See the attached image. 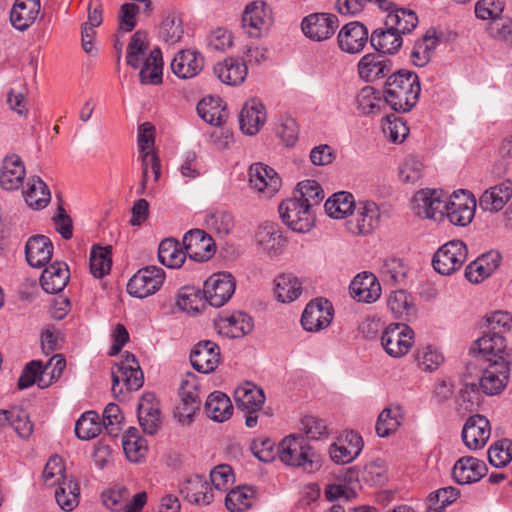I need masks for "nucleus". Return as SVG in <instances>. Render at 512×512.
Wrapping results in <instances>:
<instances>
[{
  "instance_id": "nucleus-32",
  "label": "nucleus",
  "mask_w": 512,
  "mask_h": 512,
  "mask_svg": "<svg viewBox=\"0 0 512 512\" xmlns=\"http://www.w3.org/2000/svg\"><path fill=\"white\" fill-rule=\"evenodd\" d=\"M266 121L264 105L257 99L247 101L239 115L240 128L243 133L253 136L257 134Z\"/></svg>"
},
{
  "instance_id": "nucleus-52",
  "label": "nucleus",
  "mask_w": 512,
  "mask_h": 512,
  "mask_svg": "<svg viewBox=\"0 0 512 512\" xmlns=\"http://www.w3.org/2000/svg\"><path fill=\"white\" fill-rule=\"evenodd\" d=\"M179 243L174 239H164L158 248L159 261L169 267L178 268L184 263L185 252L178 249Z\"/></svg>"
},
{
  "instance_id": "nucleus-37",
  "label": "nucleus",
  "mask_w": 512,
  "mask_h": 512,
  "mask_svg": "<svg viewBox=\"0 0 512 512\" xmlns=\"http://www.w3.org/2000/svg\"><path fill=\"white\" fill-rule=\"evenodd\" d=\"M39 11V0H16L10 12L12 26L25 31L35 22Z\"/></svg>"
},
{
  "instance_id": "nucleus-25",
  "label": "nucleus",
  "mask_w": 512,
  "mask_h": 512,
  "mask_svg": "<svg viewBox=\"0 0 512 512\" xmlns=\"http://www.w3.org/2000/svg\"><path fill=\"white\" fill-rule=\"evenodd\" d=\"M204 66V57L193 49L179 51L171 62L172 72L181 79H190L198 75Z\"/></svg>"
},
{
  "instance_id": "nucleus-6",
  "label": "nucleus",
  "mask_w": 512,
  "mask_h": 512,
  "mask_svg": "<svg viewBox=\"0 0 512 512\" xmlns=\"http://www.w3.org/2000/svg\"><path fill=\"white\" fill-rule=\"evenodd\" d=\"M180 403L174 410V416L183 425L193 422L194 416L200 410V385L194 373H187L179 388Z\"/></svg>"
},
{
  "instance_id": "nucleus-45",
  "label": "nucleus",
  "mask_w": 512,
  "mask_h": 512,
  "mask_svg": "<svg viewBox=\"0 0 512 512\" xmlns=\"http://www.w3.org/2000/svg\"><path fill=\"white\" fill-rule=\"evenodd\" d=\"M204 412L211 420L224 422L231 417L233 405L225 393L214 391L206 399Z\"/></svg>"
},
{
  "instance_id": "nucleus-59",
  "label": "nucleus",
  "mask_w": 512,
  "mask_h": 512,
  "mask_svg": "<svg viewBox=\"0 0 512 512\" xmlns=\"http://www.w3.org/2000/svg\"><path fill=\"white\" fill-rule=\"evenodd\" d=\"M457 409L461 413L473 412L479 406V391L475 383L465 384L456 397Z\"/></svg>"
},
{
  "instance_id": "nucleus-57",
  "label": "nucleus",
  "mask_w": 512,
  "mask_h": 512,
  "mask_svg": "<svg viewBox=\"0 0 512 512\" xmlns=\"http://www.w3.org/2000/svg\"><path fill=\"white\" fill-rule=\"evenodd\" d=\"M489 463L496 467L502 468L512 460V441L509 439H501L493 443L488 449Z\"/></svg>"
},
{
  "instance_id": "nucleus-11",
  "label": "nucleus",
  "mask_w": 512,
  "mask_h": 512,
  "mask_svg": "<svg viewBox=\"0 0 512 512\" xmlns=\"http://www.w3.org/2000/svg\"><path fill=\"white\" fill-rule=\"evenodd\" d=\"M235 292L233 276L227 272L211 275L203 285V297L213 307L223 306Z\"/></svg>"
},
{
  "instance_id": "nucleus-51",
  "label": "nucleus",
  "mask_w": 512,
  "mask_h": 512,
  "mask_svg": "<svg viewBox=\"0 0 512 512\" xmlns=\"http://www.w3.org/2000/svg\"><path fill=\"white\" fill-rule=\"evenodd\" d=\"M79 485L72 479L64 480L55 490V499L62 510L72 511L79 502Z\"/></svg>"
},
{
  "instance_id": "nucleus-17",
  "label": "nucleus",
  "mask_w": 512,
  "mask_h": 512,
  "mask_svg": "<svg viewBox=\"0 0 512 512\" xmlns=\"http://www.w3.org/2000/svg\"><path fill=\"white\" fill-rule=\"evenodd\" d=\"M491 435L489 420L480 414L470 416L461 432L465 446L470 450L482 449L488 442Z\"/></svg>"
},
{
  "instance_id": "nucleus-35",
  "label": "nucleus",
  "mask_w": 512,
  "mask_h": 512,
  "mask_svg": "<svg viewBox=\"0 0 512 512\" xmlns=\"http://www.w3.org/2000/svg\"><path fill=\"white\" fill-rule=\"evenodd\" d=\"M214 73L222 83L237 86L245 81L248 68L243 60L229 57L214 66Z\"/></svg>"
},
{
  "instance_id": "nucleus-48",
  "label": "nucleus",
  "mask_w": 512,
  "mask_h": 512,
  "mask_svg": "<svg viewBox=\"0 0 512 512\" xmlns=\"http://www.w3.org/2000/svg\"><path fill=\"white\" fill-rule=\"evenodd\" d=\"M371 45L382 54H394L402 46V37L391 29L379 28L373 31L370 38Z\"/></svg>"
},
{
  "instance_id": "nucleus-60",
  "label": "nucleus",
  "mask_w": 512,
  "mask_h": 512,
  "mask_svg": "<svg viewBox=\"0 0 512 512\" xmlns=\"http://www.w3.org/2000/svg\"><path fill=\"white\" fill-rule=\"evenodd\" d=\"M253 491L247 487H239L228 492L225 505L231 512H242L251 506Z\"/></svg>"
},
{
  "instance_id": "nucleus-1",
  "label": "nucleus",
  "mask_w": 512,
  "mask_h": 512,
  "mask_svg": "<svg viewBox=\"0 0 512 512\" xmlns=\"http://www.w3.org/2000/svg\"><path fill=\"white\" fill-rule=\"evenodd\" d=\"M149 42L147 33L136 31L127 46L126 62L134 69L140 68V81L142 84L157 85L162 82L163 59L159 48L147 54Z\"/></svg>"
},
{
  "instance_id": "nucleus-16",
  "label": "nucleus",
  "mask_w": 512,
  "mask_h": 512,
  "mask_svg": "<svg viewBox=\"0 0 512 512\" xmlns=\"http://www.w3.org/2000/svg\"><path fill=\"white\" fill-rule=\"evenodd\" d=\"M380 9L387 13L384 26L397 32L401 37L412 32L418 24V17L414 11L400 8L390 1H381Z\"/></svg>"
},
{
  "instance_id": "nucleus-14",
  "label": "nucleus",
  "mask_w": 512,
  "mask_h": 512,
  "mask_svg": "<svg viewBox=\"0 0 512 512\" xmlns=\"http://www.w3.org/2000/svg\"><path fill=\"white\" fill-rule=\"evenodd\" d=\"M185 254L195 262H206L215 253V242L201 229H191L182 239Z\"/></svg>"
},
{
  "instance_id": "nucleus-4",
  "label": "nucleus",
  "mask_w": 512,
  "mask_h": 512,
  "mask_svg": "<svg viewBox=\"0 0 512 512\" xmlns=\"http://www.w3.org/2000/svg\"><path fill=\"white\" fill-rule=\"evenodd\" d=\"M279 214L282 221L295 232L307 233L315 224L312 204L298 199L296 195L281 202Z\"/></svg>"
},
{
  "instance_id": "nucleus-15",
  "label": "nucleus",
  "mask_w": 512,
  "mask_h": 512,
  "mask_svg": "<svg viewBox=\"0 0 512 512\" xmlns=\"http://www.w3.org/2000/svg\"><path fill=\"white\" fill-rule=\"evenodd\" d=\"M333 318V306L330 301L317 298L310 301L301 316L302 327L309 332H317L328 327Z\"/></svg>"
},
{
  "instance_id": "nucleus-54",
  "label": "nucleus",
  "mask_w": 512,
  "mask_h": 512,
  "mask_svg": "<svg viewBox=\"0 0 512 512\" xmlns=\"http://www.w3.org/2000/svg\"><path fill=\"white\" fill-rule=\"evenodd\" d=\"M197 113L206 123L213 126H220L225 121L224 112L220 108L219 98H203L197 104Z\"/></svg>"
},
{
  "instance_id": "nucleus-33",
  "label": "nucleus",
  "mask_w": 512,
  "mask_h": 512,
  "mask_svg": "<svg viewBox=\"0 0 512 512\" xmlns=\"http://www.w3.org/2000/svg\"><path fill=\"white\" fill-rule=\"evenodd\" d=\"M53 255V244L44 235L32 236L25 245V257L31 267H44Z\"/></svg>"
},
{
  "instance_id": "nucleus-49",
  "label": "nucleus",
  "mask_w": 512,
  "mask_h": 512,
  "mask_svg": "<svg viewBox=\"0 0 512 512\" xmlns=\"http://www.w3.org/2000/svg\"><path fill=\"white\" fill-rule=\"evenodd\" d=\"M111 246L94 245L90 252V272L96 278H102L109 273L112 266Z\"/></svg>"
},
{
  "instance_id": "nucleus-63",
  "label": "nucleus",
  "mask_w": 512,
  "mask_h": 512,
  "mask_svg": "<svg viewBox=\"0 0 512 512\" xmlns=\"http://www.w3.org/2000/svg\"><path fill=\"white\" fill-rule=\"evenodd\" d=\"M416 360L423 371L433 372L444 363V356L435 348L426 346L417 350Z\"/></svg>"
},
{
  "instance_id": "nucleus-41",
  "label": "nucleus",
  "mask_w": 512,
  "mask_h": 512,
  "mask_svg": "<svg viewBox=\"0 0 512 512\" xmlns=\"http://www.w3.org/2000/svg\"><path fill=\"white\" fill-rule=\"evenodd\" d=\"M512 197V182L505 181L490 187L480 197L479 206L488 212L501 210Z\"/></svg>"
},
{
  "instance_id": "nucleus-36",
  "label": "nucleus",
  "mask_w": 512,
  "mask_h": 512,
  "mask_svg": "<svg viewBox=\"0 0 512 512\" xmlns=\"http://www.w3.org/2000/svg\"><path fill=\"white\" fill-rule=\"evenodd\" d=\"M443 37L442 32L429 28L423 37L415 42L410 58L417 67L425 66L430 60Z\"/></svg>"
},
{
  "instance_id": "nucleus-24",
  "label": "nucleus",
  "mask_w": 512,
  "mask_h": 512,
  "mask_svg": "<svg viewBox=\"0 0 512 512\" xmlns=\"http://www.w3.org/2000/svg\"><path fill=\"white\" fill-rule=\"evenodd\" d=\"M272 22L271 10L262 1H254L248 4L242 16L243 27L250 28L249 34L259 37L262 31L269 28Z\"/></svg>"
},
{
  "instance_id": "nucleus-44",
  "label": "nucleus",
  "mask_w": 512,
  "mask_h": 512,
  "mask_svg": "<svg viewBox=\"0 0 512 512\" xmlns=\"http://www.w3.org/2000/svg\"><path fill=\"white\" fill-rule=\"evenodd\" d=\"M387 305L396 319L411 321L416 318L417 309L413 297L405 290L393 291Z\"/></svg>"
},
{
  "instance_id": "nucleus-5",
  "label": "nucleus",
  "mask_w": 512,
  "mask_h": 512,
  "mask_svg": "<svg viewBox=\"0 0 512 512\" xmlns=\"http://www.w3.org/2000/svg\"><path fill=\"white\" fill-rule=\"evenodd\" d=\"M411 208L419 217L442 222L448 216V198L443 190L422 189L413 196Z\"/></svg>"
},
{
  "instance_id": "nucleus-30",
  "label": "nucleus",
  "mask_w": 512,
  "mask_h": 512,
  "mask_svg": "<svg viewBox=\"0 0 512 512\" xmlns=\"http://www.w3.org/2000/svg\"><path fill=\"white\" fill-rule=\"evenodd\" d=\"M181 494L193 504L209 505L214 498L210 483L200 475L188 477L181 485Z\"/></svg>"
},
{
  "instance_id": "nucleus-12",
  "label": "nucleus",
  "mask_w": 512,
  "mask_h": 512,
  "mask_svg": "<svg viewBox=\"0 0 512 512\" xmlns=\"http://www.w3.org/2000/svg\"><path fill=\"white\" fill-rule=\"evenodd\" d=\"M505 361L490 363L483 371L479 387L486 395H497L507 386L510 377V365L512 364V352L506 355Z\"/></svg>"
},
{
  "instance_id": "nucleus-13",
  "label": "nucleus",
  "mask_w": 512,
  "mask_h": 512,
  "mask_svg": "<svg viewBox=\"0 0 512 512\" xmlns=\"http://www.w3.org/2000/svg\"><path fill=\"white\" fill-rule=\"evenodd\" d=\"M339 26L338 17L331 13H312L303 18L301 29L312 41L329 39Z\"/></svg>"
},
{
  "instance_id": "nucleus-43",
  "label": "nucleus",
  "mask_w": 512,
  "mask_h": 512,
  "mask_svg": "<svg viewBox=\"0 0 512 512\" xmlns=\"http://www.w3.org/2000/svg\"><path fill=\"white\" fill-rule=\"evenodd\" d=\"M256 242L263 252L274 256L280 253L285 244V238L277 225L266 223L258 228Z\"/></svg>"
},
{
  "instance_id": "nucleus-19",
  "label": "nucleus",
  "mask_w": 512,
  "mask_h": 512,
  "mask_svg": "<svg viewBox=\"0 0 512 512\" xmlns=\"http://www.w3.org/2000/svg\"><path fill=\"white\" fill-rule=\"evenodd\" d=\"M362 448V437L354 431H346L330 446L329 454L336 464H348L361 453Z\"/></svg>"
},
{
  "instance_id": "nucleus-29",
  "label": "nucleus",
  "mask_w": 512,
  "mask_h": 512,
  "mask_svg": "<svg viewBox=\"0 0 512 512\" xmlns=\"http://www.w3.org/2000/svg\"><path fill=\"white\" fill-rule=\"evenodd\" d=\"M137 416L143 431L149 435H154L161 424V414L159 403L155 400L152 393H146L142 396L137 407Z\"/></svg>"
},
{
  "instance_id": "nucleus-23",
  "label": "nucleus",
  "mask_w": 512,
  "mask_h": 512,
  "mask_svg": "<svg viewBox=\"0 0 512 512\" xmlns=\"http://www.w3.org/2000/svg\"><path fill=\"white\" fill-rule=\"evenodd\" d=\"M487 471L484 461L473 456H463L455 462L452 477L458 484H472L481 480Z\"/></svg>"
},
{
  "instance_id": "nucleus-27",
  "label": "nucleus",
  "mask_w": 512,
  "mask_h": 512,
  "mask_svg": "<svg viewBox=\"0 0 512 512\" xmlns=\"http://www.w3.org/2000/svg\"><path fill=\"white\" fill-rule=\"evenodd\" d=\"M26 175L25 166L21 158L16 155L6 156L0 168V186L7 191L18 190Z\"/></svg>"
},
{
  "instance_id": "nucleus-61",
  "label": "nucleus",
  "mask_w": 512,
  "mask_h": 512,
  "mask_svg": "<svg viewBox=\"0 0 512 512\" xmlns=\"http://www.w3.org/2000/svg\"><path fill=\"white\" fill-rule=\"evenodd\" d=\"M382 130L394 143H401L409 133V128L406 123L395 115L386 116L382 124Z\"/></svg>"
},
{
  "instance_id": "nucleus-26",
  "label": "nucleus",
  "mask_w": 512,
  "mask_h": 512,
  "mask_svg": "<svg viewBox=\"0 0 512 512\" xmlns=\"http://www.w3.org/2000/svg\"><path fill=\"white\" fill-rule=\"evenodd\" d=\"M351 296L359 302L372 303L381 296V285L371 272L359 273L349 286Z\"/></svg>"
},
{
  "instance_id": "nucleus-7",
  "label": "nucleus",
  "mask_w": 512,
  "mask_h": 512,
  "mask_svg": "<svg viewBox=\"0 0 512 512\" xmlns=\"http://www.w3.org/2000/svg\"><path fill=\"white\" fill-rule=\"evenodd\" d=\"M164 270L157 266L139 269L127 283V292L136 298H146L156 293L164 283Z\"/></svg>"
},
{
  "instance_id": "nucleus-58",
  "label": "nucleus",
  "mask_w": 512,
  "mask_h": 512,
  "mask_svg": "<svg viewBox=\"0 0 512 512\" xmlns=\"http://www.w3.org/2000/svg\"><path fill=\"white\" fill-rule=\"evenodd\" d=\"M481 328L483 332L493 333L494 331L504 335L512 329V315L506 311H495L484 317Z\"/></svg>"
},
{
  "instance_id": "nucleus-2",
  "label": "nucleus",
  "mask_w": 512,
  "mask_h": 512,
  "mask_svg": "<svg viewBox=\"0 0 512 512\" xmlns=\"http://www.w3.org/2000/svg\"><path fill=\"white\" fill-rule=\"evenodd\" d=\"M421 86L418 75L410 70L392 73L384 86V99L395 112L406 113L417 104Z\"/></svg>"
},
{
  "instance_id": "nucleus-31",
  "label": "nucleus",
  "mask_w": 512,
  "mask_h": 512,
  "mask_svg": "<svg viewBox=\"0 0 512 512\" xmlns=\"http://www.w3.org/2000/svg\"><path fill=\"white\" fill-rule=\"evenodd\" d=\"M234 399L237 407L247 414L258 412L264 402V391L252 382L239 385L234 391Z\"/></svg>"
},
{
  "instance_id": "nucleus-21",
  "label": "nucleus",
  "mask_w": 512,
  "mask_h": 512,
  "mask_svg": "<svg viewBox=\"0 0 512 512\" xmlns=\"http://www.w3.org/2000/svg\"><path fill=\"white\" fill-rule=\"evenodd\" d=\"M220 360V349L216 343L210 340L198 342L190 353L192 367L203 374L213 372Z\"/></svg>"
},
{
  "instance_id": "nucleus-39",
  "label": "nucleus",
  "mask_w": 512,
  "mask_h": 512,
  "mask_svg": "<svg viewBox=\"0 0 512 512\" xmlns=\"http://www.w3.org/2000/svg\"><path fill=\"white\" fill-rule=\"evenodd\" d=\"M390 70V61L381 54H367L358 63L359 76L367 82L384 78Z\"/></svg>"
},
{
  "instance_id": "nucleus-22",
  "label": "nucleus",
  "mask_w": 512,
  "mask_h": 512,
  "mask_svg": "<svg viewBox=\"0 0 512 512\" xmlns=\"http://www.w3.org/2000/svg\"><path fill=\"white\" fill-rule=\"evenodd\" d=\"M253 326L251 316L242 311L222 314L215 320L218 333L227 338H241L250 333Z\"/></svg>"
},
{
  "instance_id": "nucleus-55",
  "label": "nucleus",
  "mask_w": 512,
  "mask_h": 512,
  "mask_svg": "<svg viewBox=\"0 0 512 512\" xmlns=\"http://www.w3.org/2000/svg\"><path fill=\"white\" fill-rule=\"evenodd\" d=\"M402 421L400 407L385 408L378 416L376 422V433L380 437H387L397 430Z\"/></svg>"
},
{
  "instance_id": "nucleus-42",
  "label": "nucleus",
  "mask_w": 512,
  "mask_h": 512,
  "mask_svg": "<svg viewBox=\"0 0 512 512\" xmlns=\"http://www.w3.org/2000/svg\"><path fill=\"white\" fill-rule=\"evenodd\" d=\"M408 272L409 267L402 258L387 256L381 260L379 275L385 285L395 286L403 284Z\"/></svg>"
},
{
  "instance_id": "nucleus-46",
  "label": "nucleus",
  "mask_w": 512,
  "mask_h": 512,
  "mask_svg": "<svg viewBox=\"0 0 512 512\" xmlns=\"http://www.w3.org/2000/svg\"><path fill=\"white\" fill-rule=\"evenodd\" d=\"M23 196L29 207L39 210L45 208L51 199V193L46 183L38 176L28 179Z\"/></svg>"
},
{
  "instance_id": "nucleus-18",
  "label": "nucleus",
  "mask_w": 512,
  "mask_h": 512,
  "mask_svg": "<svg viewBox=\"0 0 512 512\" xmlns=\"http://www.w3.org/2000/svg\"><path fill=\"white\" fill-rule=\"evenodd\" d=\"M249 182L251 187L265 198L273 197L281 187L279 175L274 169L262 163H254L250 166Z\"/></svg>"
},
{
  "instance_id": "nucleus-3",
  "label": "nucleus",
  "mask_w": 512,
  "mask_h": 512,
  "mask_svg": "<svg viewBox=\"0 0 512 512\" xmlns=\"http://www.w3.org/2000/svg\"><path fill=\"white\" fill-rule=\"evenodd\" d=\"M277 455L285 465L314 473L322 467L321 455L308 444L302 435L290 434L277 447Z\"/></svg>"
},
{
  "instance_id": "nucleus-38",
  "label": "nucleus",
  "mask_w": 512,
  "mask_h": 512,
  "mask_svg": "<svg viewBox=\"0 0 512 512\" xmlns=\"http://www.w3.org/2000/svg\"><path fill=\"white\" fill-rule=\"evenodd\" d=\"M69 281V269L66 263L56 261L45 267L40 284L47 293L55 294L61 292Z\"/></svg>"
},
{
  "instance_id": "nucleus-9",
  "label": "nucleus",
  "mask_w": 512,
  "mask_h": 512,
  "mask_svg": "<svg viewBox=\"0 0 512 512\" xmlns=\"http://www.w3.org/2000/svg\"><path fill=\"white\" fill-rule=\"evenodd\" d=\"M354 210L347 222V228L352 234L369 235L379 226L381 211L374 201L360 200Z\"/></svg>"
},
{
  "instance_id": "nucleus-28",
  "label": "nucleus",
  "mask_w": 512,
  "mask_h": 512,
  "mask_svg": "<svg viewBox=\"0 0 512 512\" xmlns=\"http://www.w3.org/2000/svg\"><path fill=\"white\" fill-rule=\"evenodd\" d=\"M337 40L342 51L350 54L359 53L367 43L368 30L360 22H350L342 27Z\"/></svg>"
},
{
  "instance_id": "nucleus-62",
  "label": "nucleus",
  "mask_w": 512,
  "mask_h": 512,
  "mask_svg": "<svg viewBox=\"0 0 512 512\" xmlns=\"http://www.w3.org/2000/svg\"><path fill=\"white\" fill-rule=\"evenodd\" d=\"M65 467L61 457L53 455L47 461L43 470V479L46 485L54 486L62 483L64 480H68L64 476Z\"/></svg>"
},
{
  "instance_id": "nucleus-50",
  "label": "nucleus",
  "mask_w": 512,
  "mask_h": 512,
  "mask_svg": "<svg viewBox=\"0 0 512 512\" xmlns=\"http://www.w3.org/2000/svg\"><path fill=\"white\" fill-rule=\"evenodd\" d=\"M103 425L95 411L83 413L75 424V434L81 440H91L102 431Z\"/></svg>"
},
{
  "instance_id": "nucleus-40",
  "label": "nucleus",
  "mask_w": 512,
  "mask_h": 512,
  "mask_svg": "<svg viewBox=\"0 0 512 512\" xmlns=\"http://www.w3.org/2000/svg\"><path fill=\"white\" fill-rule=\"evenodd\" d=\"M274 297L281 303H291L303 293L301 280L291 273H283L274 279Z\"/></svg>"
},
{
  "instance_id": "nucleus-53",
  "label": "nucleus",
  "mask_w": 512,
  "mask_h": 512,
  "mask_svg": "<svg viewBox=\"0 0 512 512\" xmlns=\"http://www.w3.org/2000/svg\"><path fill=\"white\" fill-rule=\"evenodd\" d=\"M206 300L203 297V290L195 287H183L178 293L177 305L187 312L198 313L205 307Z\"/></svg>"
},
{
  "instance_id": "nucleus-10",
  "label": "nucleus",
  "mask_w": 512,
  "mask_h": 512,
  "mask_svg": "<svg viewBox=\"0 0 512 512\" xmlns=\"http://www.w3.org/2000/svg\"><path fill=\"white\" fill-rule=\"evenodd\" d=\"M512 349L507 347L504 335L494 331L493 333L482 332L470 347V354L494 363L495 361L506 362L505 357Z\"/></svg>"
},
{
  "instance_id": "nucleus-47",
  "label": "nucleus",
  "mask_w": 512,
  "mask_h": 512,
  "mask_svg": "<svg viewBox=\"0 0 512 512\" xmlns=\"http://www.w3.org/2000/svg\"><path fill=\"white\" fill-rule=\"evenodd\" d=\"M356 204L351 193L341 191L333 194L332 197L326 200L324 208L329 217L341 219L349 214L352 215Z\"/></svg>"
},
{
  "instance_id": "nucleus-8",
  "label": "nucleus",
  "mask_w": 512,
  "mask_h": 512,
  "mask_svg": "<svg viewBox=\"0 0 512 512\" xmlns=\"http://www.w3.org/2000/svg\"><path fill=\"white\" fill-rule=\"evenodd\" d=\"M414 342V331L404 323L389 324L382 333L381 345L394 358L406 355Z\"/></svg>"
},
{
  "instance_id": "nucleus-34",
  "label": "nucleus",
  "mask_w": 512,
  "mask_h": 512,
  "mask_svg": "<svg viewBox=\"0 0 512 512\" xmlns=\"http://www.w3.org/2000/svg\"><path fill=\"white\" fill-rule=\"evenodd\" d=\"M501 263L498 251H489L470 263L465 270V276L471 283H480L489 277Z\"/></svg>"
},
{
  "instance_id": "nucleus-56",
  "label": "nucleus",
  "mask_w": 512,
  "mask_h": 512,
  "mask_svg": "<svg viewBox=\"0 0 512 512\" xmlns=\"http://www.w3.org/2000/svg\"><path fill=\"white\" fill-rule=\"evenodd\" d=\"M42 371L43 364L41 361L33 360L28 363L18 379V388L23 390L29 388L34 383H37L40 388L49 386L50 382L45 381V375Z\"/></svg>"
},
{
  "instance_id": "nucleus-20",
  "label": "nucleus",
  "mask_w": 512,
  "mask_h": 512,
  "mask_svg": "<svg viewBox=\"0 0 512 512\" xmlns=\"http://www.w3.org/2000/svg\"><path fill=\"white\" fill-rule=\"evenodd\" d=\"M476 208L475 197L468 191L460 189L450 195V224L466 226L471 223Z\"/></svg>"
},
{
  "instance_id": "nucleus-64",
  "label": "nucleus",
  "mask_w": 512,
  "mask_h": 512,
  "mask_svg": "<svg viewBox=\"0 0 512 512\" xmlns=\"http://www.w3.org/2000/svg\"><path fill=\"white\" fill-rule=\"evenodd\" d=\"M358 109L363 114H374L380 111L381 98L371 86L360 90L356 98Z\"/></svg>"
}]
</instances>
